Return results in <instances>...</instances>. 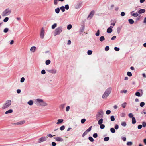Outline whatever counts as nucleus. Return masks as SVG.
I'll use <instances>...</instances> for the list:
<instances>
[{"mask_svg": "<svg viewBox=\"0 0 146 146\" xmlns=\"http://www.w3.org/2000/svg\"><path fill=\"white\" fill-rule=\"evenodd\" d=\"M35 103L37 106H45L48 105L42 99H36Z\"/></svg>", "mask_w": 146, "mask_h": 146, "instance_id": "f257e3e1", "label": "nucleus"}, {"mask_svg": "<svg viewBox=\"0 0 146 146\" xmlns=\"http://www.w3.org/2000/svg\"><path fill=\"white\" fill-rule=\"evenodd\" d=\"M112 88L111 87L108 88L103 94L102 98L103 99L106 98L110 94Z\"/></svg>", "mask_w": 146, "mask_h": 146, "instance_id": "f03ea898", "label": "nucleus"}, {"mask_svg": "<svg viewBox=\"0 0 146 146\" xmlns=\"http://www.w3.org/2000/svg\"><path fill=\"white\" fill-rule=\"evenodd\" d=\"M11 104V101L8 100L5 101L2 107V110H5L9 107Z\"/></svg>", "mask_w": 146, "mask_h": 146, "instance_id": "7ed1b4c3", "label": "nucleus"}, {"mask_svg": "<svg viewBox=\"0 0 146 146\" xmlns=\"http://www.w3.org/2000/svg\"><path fill=\"white\" fill-rule=\"evenodd\" d=\"M11 12V9L9 8L6 9L1 13L3 17L7 16L10 14Z\"/></svg>", "mask_w": 146, "mask_h": 146, "instance_id": "20e7f679", "label": "nucleus"}, {"mask_svg": "<svg viewBox=\"0 0 146 146\" xmlns=\"http://www.w3.org/2000/svg\"><path fill=\"white\" fill-rule=\"evenodd\" d=\"M62 26L58 27L55 29L54 33V35L55 36L57 35H59L62 32Z\"/></svg>", "mask_w": 146, "mask_h": 146, "instance_id": "39448f33", "label": "nucleus"}, {"mask_svg": "<svg viewBox=\"0 0 146 146\" xmlns=\"http://www.w3.org/2000/svg\"><path fill=\"white\" fill-rule=\"evenodd\" d=\"M103 111L102 110H101L98 112L96 115V118H99L100 117H103Z\"/></svg>", "mask_w": 146, "mask_h": 146, "instance_id": "423d86ee", "label": "nucleus"}, {"mask_svg": "<svg viewBox=\"0 0 146 146\" xmlns=\"http://www.w3.org/2000/svg\"><path fill=\"white\" fill-rule=\"evenodd\" d=\"M45 31L44 28L42 27L41 30L40 37L42 39H43L44 36Z\"/></svg>", "mask_w": 146, "mask_h": 146, "instance_id": "0eeeda50", "label": "nucleus"}, {"mask_svg": "<svg viewBox=\"0 0 146 146\" xmlns=\"http://www.w3.org/2000/svg\"><path fill=\"white\" fill-rule=\"evenodd\" d=\"M47 139L45 137H43L38 139V143H40L42 142L45 141Z\"/></svg>", "mask_w": 146, "mask_h": 146, "instance_id": "6e6552de", "label": "nucleus"}, {"mask_svg": "<svg viewBox=\"0 0 146 146\" xmlns=\"http://www.w3.org/2000/svg\"><path fill=\"white\" fill-rule=\"evenodd\" d=\"M47 71L49 72L52 74H55L56 72V70L54 69H52L51 70H47Z\"/></svg>", "mask_w": 146, "mask_h": 146, "instance_id": "1a4fd4ad", "label": "nucleus"}, {"mask_svg": "<svg viewBox=\"0 0 146 146\" xmlns=\"http://www.w3.org/2000/svg\"><path fill=\"white\" fill-rule=\"evenodd\" d=\"M25 123V120H23L20 121L16 123H15L13 124L17 125H21L24 124Z\"/></svg>", "mask_w": 146, "mask_h": 146, "instance_id": "9d476101", "label": "nucleus"}, {"mask_svg": "<svg viewBox=\"0 0 146 146\" xmlns=\"http://www.w3.org/2000/svg\"><path fill=\"white\" fill-rule=\"evenodd\" d=\"M56 141H57L62 142L63 141V139L61 137H56L54 138Z\"/></svg>", "mask_w": 146, "mask_h": 146, "instance_id": "9b49d317", "label": "nucleus"}, {"mask_svg": "<svg viewBox=\"0 0 146 146\" xmlns=\"http://www.w3.org/2000/svg\"><path fill=\"white\" fill-rule=\"evenodd\" d=\"M113 27V26H111L110 27L108 28L107 30V32L108 33H111L112 31V29L111 28Z\"/></svg>", "mask_w": 146, "mask_h": 146, "instance_id": "f8f14e48", "label": "nucleus"}, {"mask_svg": "<svg viewBox=\"0 0 146 146\" xmlns=\"http://www.w3.org/2000/svg\"><path fill=\"white\" fill-rule=\"evenodd\" d=\"M94 13V11H92L89 15V16L88 17V18H90V19H91L93 16Z\"/></svg>", "mask_w": 146, "mask_h": 146, "instance_id": "ddd939ff", "label": "nucleus"}, {"mask_svg": "<svg viewBox=\"0 0 146 146\" xmlns=\"http://www.w3.org/2000/svg\"><path fill=\"white\" fill-rule=\"evenodd\" d=\"M81 6V4L80 3H78L75 6V8L76 9H78L80 8Z\"/></svg>", "mask_w": 146, "mask_h": 146, "instance_id": "4468645a", "label": "nucleus"}, {"mask_svg": "<svg viewBox=\"0 0 146 146\" xmlns=\"http://www.w3.org/2000/svg\"><path fill=\"white\" fill-rule=\"evenodd\" d=\"M36 48L35 46H33L30 49V50L32 52H34L36 50Z\"/></svg>", "mask_w": 146, "mask_h": 146, "instance_id": "2eb2a0df", "label": "nucleus"}, {"mask_svg": "<svg viewBox=\"0 0 146 146\" xmlns=\"http://www.w3.org/2000/svg\"><path fill=\"white\" fill-rule=\"evenodd\" d=\"M64 121V120L62 119H59L57 120V122L56 124H58L61 123Z\"/></svg>", "mask_w": 146, "mask_h": 146, "instance_id": "dca6fc26", "label": "nucleus"}, {"mask_svg": "<svg viewBox=\"0 0 146 146\" xmlns=\"http://www.w3.org/2000/svg\"><path fill=\"white\" fill-rule=\"evenodd\" d=\"M145 12V10L144 9H140L138 11V13L139 14H141L144 13Z\"/></svg>", "mask_w": 146, "mask_h": 146, "instance_id": "f3484780", "label": "nucleus"}, {"mask_svg": "<svg viewBox=\"0 0 146 146\" xmlns=\"http://www.w3.org/2000/svg\"><path fill=\"white\" fill-rule=\"evenodd\" d=\"M133 11H132V12L131 13V14L132 15L134 16V17H137L139 15V14H138V13L137 12H136L135 13H132L133 12Z\"/></svg>", "mask_w": 146, "mask_h": 146, "instance_id": "a211bd4d", "label": "nucleus"}, {"mask_svg": "<svg viewBox=\"0 0 146 146\" xmlns=\"http://www.w3.org/2000/svg\"><path fill=\"white\" fill-rule=\"evenodd\" d=\"M103 122V119L102 118L100 119L98 122V123L99 125H100L102 124Z\"/></svg>", "mask_w": 146, "mask_h": 146, "instance_id": "6ab92c4d", "label": "nucleus"}, {"mask_svg": "<svg viewBox=\"0 0 146 146\" xmlns=\"http://www.w3.org/2000/svg\"><path fill=\"white\" fill-rule=\"evenodd\" d=\"M13 112V111L12 110H9L5 112V114H8V113H12Z\"/></svg>", "mask_w": 146, "mask_h": 146, "instance_id": "aec40b11", "label": "nucleus"}, {"mask_svg": "<svg viewBox=\"0 0 146 146\" xmlns=\"http://www.w3.org/2000/svg\"><path fill=\"white\" fill-rule=\"evenodd\" d=\"M128 21L130 24H133L134 22V20H133L132 19H129L128 20Z\"/></svg>", "mask_w": 146, "mask_h": 146, "instance_id": "412c9836", "label": "nucleus"}, {"mask_svg": "<svg viewBox=\"0 0 146 146\" xmlns=\"http://www.w3.org/2000/svg\"><path fill=\"white\" fill-rule=\"evenodd\" d=\"M132 123L133 124H134L136 123V121L135 119V118L134 117H133L132 118Z\"/></svg>", "mask_w": 146, "mask_h": 146, "instance_id": "4be33fe9", "label": "nucleus"}, {"mask_svg": "<svg viewBox=\"0 0 146 146\" xmlns=\"http://www.w3.org/2000/svg\"><path fill=\"white\" fill-rule=\"evenodd\" d=\"M28 104L29 105H32L33 104V102L32 100H30L27 102Z\"/></svg>", "mask_w": 146, "mask_h": 146, "instance_id": "5701e85b", "label": "nucleus"}, {"mask_svg": "<svg viewBox=\"0 0 146 146\" xmlns=\"http://www.w3.org/2000/svg\"><path fill=\"white\" fill-rule=\"evenodd\" d=\"M100 40L101 42H102L105 40V38L104 36H101L100 38Z\"/></svg>", "mask_w": 146, "mask_h": 146, "instance_id": "b1692460", "label": "nucleus"}, {"mask_svg": "<svg viewBox=\"0 0 146 146\" xmlns=\"http://www.w3.org/2000/svg\"><path fill=\"white\" fill-rule=\"evenodd\" d=\"M60 11V9L59 8H57L55 9V11L56 13L58 14L59 13Z\"/></svg>", "mask_w": 146, "mask_h": 146, "instance_id": "393cba45", "label": "nucleus"}, {"mask_svg": "<svg viewBox=\"0 0 146 146\" xmlns=\"http://www.w3.org/2000/svg\"><path fill=\"white\" fill-rule=\"evenodd\" d=\"M51 61L50 60H48L46 61L45 63L47 65L49 64L50 63Z\"/></svg>", "mask_w": 146, "mask_h": 146, "instance_id": "a878e982", "label": "nucleus"}, {"mask_svg": "<svg viewBox=\"0 0 146 146\" xmlns=\"http://www.w3.org/2000/svg\"><path fill=\"white\" fill-rule=\"evenodd\" d=\"M110 131L112 133H115V129L113 128H110Z\"/></svg>", "mask_w": 146, "mask_h": 146, "instance_id": "bb28decb", "label": "nucleus"}, {"mask_svg": "<svg viewBox=\"0 0 146 146\" xmlns=\"http://www.w3.org/2000/svg\"><path fill=\"white\" fill-rule=\"evenodd\" d=\"M60 9L62 10V11L63 12H64L65 11V7L63 6H62L60 7Z\"/></svg>", "mask_w": 146, "mask_h": 146, "instance_id": "cd10ccee", "label": "nucleus"}, {"mask_svg": "<svg viewBox=\"0 0 146 146\" xmlns=\"http://www.w3.org/2000/svg\"><path fill=\"white\" fill-rule=\"evenodd\" d=\"M57 26V24L56 23H54L52 26V28L53 29H54Z\"/></svg>", "mask_w": 146, "mask_h": 146, "instance_id": "c85d7f7f", "label": "nucleus"}, {"mask_svg": "<svg viewBox=\"0 0 146 146\" xmlns=\"http://www.w3.org/2000/svg\"><path fill=\"white\" fill-rule=\"evenodd\" d=\"M104 139L105 141H108L110 139V137H106L104 138Z\"/></svg>", "mask_w": 146, "mask_h": 146, "instance_id": "c756f323", "label": "nucleus"}, {"mask_svg": "<svg viewBox=\"0 0 146 146\" xmlns=\"http://www.w3.org/2000/svg\"><path fill=\"white\" fill-rule=\"evenodd\" d=\"M89 140L91 142H92L94 141L93 138L91 136H90L88 138Z\"/></svg>", "mask_w": 146, "mask_h": 146, "instance_id": "7c9ffc66", "label": "nucleus"}, {"mask_svg": "<svg viewBox=\"0 0 146 146\" xmlns=\"http://www.w3.org/2000/svg\"><path fill=\"white\" fill-rule=\"evenodd\" d=\"M72 27V25L71 24L68 25L67 27V29H70Z\"/></svg>", "mask_w": 146, "mask_h": 146, "instance_id": "2f4dec72", "label": "nucleus"}, {"mask_svg": "<svg viewBox=\"0 0 146 146\" xmlns=\"http://www.w3.org/2000/svg\"><path fill=\"white\" fill-rule=\"evenodd\" d=\"M92 127V126H91L87 130H86V132H87L88 133V132L90 131Z\"/></svg>", "mask_w": 146, "mask_h": 146, "instance_id": "473e14b6", "label": "nucleus"}, {"mask_svg": "<svg viewBox=\"0 0 146 146\" xmlns=\"http://www.w3.org/2000/svg\"><path fill=\"white\" fill-rule=\"evenodd\" d=\"M110 47L108 46H106L105 48V50L106 51H108Z\"/></svg>", "mask_w": 146, "mask_h": 146, "instance_id": "72a5a7b5", "label": "nucleus"}, {"mask_svg": "<svg viewBox=\"0 0 146 146\" xmlns=\"http://www.w3.org/2000/svg\"><path fill=\"white\" fill-rule=\"evenodd\" d=\"M145 104V103L144 102H141L140 104V106L141 107H143Z\"/></svg>", "mask_w": 146, "mask_h": 146, "instance_id": "f704fd0d", "label": "nucleus"}, {"mask_svg": "<svg viewBox=\"0 0 146 146\" xmlns=\"http://www.w3.org/2000/svg\"><path fill=\"white\" fill-rule=\"evenodd\" d=\"M121 125L123 127H125L126 126L127 124L125 122H122L121 123Z\"/></svg>", "mask_w": 146, "mask_h": 146, "instance_id": "c9c22d12", "label": "nucleus"}, {"mask_svg": "<svg viewBox=\"0 0 146 146\" xmlns=\"http://www.w3.org/2000/svg\"><path fill=\"white\" fill-rule=\"evenodd\" d=\"M111 120V121H113L115 120V119L113 116H111L110 117Z\"/></svg>", "mask_w": 146, "mask_h": 146, "instance_id": "e433bc0d", "label": "nucleus"}, {"mask_svg": "<svg viewBox=\"0 0 146 146\" xmlns=\"http://www.w3.org/2000/svg\"><path fill=\"white\" fill-rule=\"evenodd\" d=\"M9 20V18L8 17H6L4 18L3 20V21L5 22H7Z\"/></svg>", "mask_w": 146, "mask_h": 146, "instance_id": "4c0bfd02", "label": "nucleus"}, {"mask_svg": "<svg viewBox=\"0 0 146 146\" xmlns=\"http://www.w3.org/2000/svg\"><path fill=\"white\" fill-rule=\"evenodd\" d=\"M135 95L137 96L140 97V93L139 92H137L135 93Z\"/></svg>", "mask_w": 146, "mask_h": 146, "instance_id": "58836bf2", "label": "nucleus"}, {"mask_svg": "<svg viewBox=\"0 0 146 146\" xmlns=\"http://www.w3.org/2000/svg\"><path fill=\"white\" fill-rule=\"evenodd\" d=\"M92 52L90 50H89L87 52V54L89 55H91L92 53Z\"/></svg>", "mask_w": 146, "mask_h": 146, "instance_id": "ea45409f", "label": "nucleus"}, {"mask_svg": "<svg viewBox=\"0 0 146 146\" xmlns=\"http://www.w3.org/2000/svg\"><path fill=\"white\" fill-rule=\"evenodd\" d=\"M126 104V103L124 102L122 104V106L123 108H124L125 107Z\"/></svg>", "mask_w": 146, "mask_h": 146, "instance_id": "a19ab883", "label": "nucleus"}, {"mask_svg": "<svg viewBox=\"0 0 146 146\" xmlns=\"http://www.w3.org/2000/svg\"><path fill=\"white\" fill-rule=\"evenodd\" d=\"M100 128L102 129H104V128H105V125H104V124H100Z\"/></svg>", "mask_w": 146, "mask_h": 146, "instance_id": "79ce46f5", "label": "nucleus"}, {"mask_svg": "<svg viewBox=\"0 0 146 146\" xmlns=\"http://www.w3.org/2000/svg\"><path fill=\"white\" fill-rule=\"evenodd\" d=\"M100 34V30H98L97 31L95 35L96 36H98Z\"/></svg>", "mask_w": 146, "mask_h": 146, "instance_id": "37998d69", "label": "nucleus"}, {"mask_svg": "<svg viewBox=\"0 0 146 146\" xmlns=\"http://www.w3.org/2000/svg\"><path fill=\"white\" fill-rule=\"evenodd\" d=\"M8 28H6L4 29L3 30V32L5 33H6L8 31Z\"/></svg>", "mask_w": 146, "mask_h": 146, "instance_id": "c03bdc74", "label": "nucleus"}, {"mask_svg": "<svg viewBox=\"0 0 146 146\" xmlns=\"http://www.w3.org/2000/svg\"><path fill=\"white\" fill-rule=\"evenodd\" d=\"M127 75L129 77L131 76H132V73L130 72H127Z\"/></svg>", "mask_w": 146, "mask_h": 146, "instance_id": "a18cd8bd", "label": "nucleus"}, {"mask_svg": "<svg viewBox=\"0 0 146 146\" xmlns=\"http://www.w3.org/2000/svg\"><path fill=\"white\" fill-rule=\"evenodd\" d=\"M127 145L128 146H131L132 145V143L131 142H127Z\"/></svg>", "mask_w": 146, "mask_h": 146, "instance_id": "49530a36", "label": "nucleus"}, {"mask_svg": "<svg viewBox=\"0 0 146 146\" xmlns=\"http://www.w3.org/2000/svg\"><path fill=\"white\" fill-rule=\"evenodd\" d=\"M65 128V126L64 125H62L60 127V129L61 131H62Z\"/></svg>", "mask_w": 146, "mask_h": 146, "instance_id": "de8ad7c7", "label": "nucleus"}, {"mask_svg": "<svg viewBox=\"0 0 146 146\" xmlns=\"http://www.w3.org/2000/svg\"><path fill=\"white\" fill-rule=\"evenodd\" d=\"M86 119H83L81 120V122L83 124L86 121Z\"/></svg>", "mask_w": 146, "mask_h": 146, "instance_id": "09e8293b", "label": "nucleus"}, {"mask_svg": "<svg viewBox=\"0 0 146 146\" xmlns=\"http://www.w3.org/2000/svg\"><path fill=\"white\" fill-rule=\"evenodd\" d=\"M93 136L94 138H96L98 137V134L96 133H94L93 134Z\"/></svg>", "mask_w": 146, "mask_h": 146, "instance_id": "8fccbe9b", "label": "nucleus"}, {"mask_svg": "<svg viewBox=\"0 0 146 146\" xmlns=\"http://www.w3.org/2000/svg\"><path fill=\"white\" fill-rule=\"evenodd\" d=\"M119 128V126L117 124H115V125L114 129L116 130H117Z\"/></svg>", "mask_w": 146, "mask_h": 146, "instance_id": "3c124183", "label": "nucleus"}, {"mask_svg": "<svg viewBox=\"0 0 146 146\" xmlns=\"http://www.w3.org/2000/svg\"><path fill=\"white\" fill-rule=\"evenodd\" d=\"M114 50L116 51H118L120 49L119 48L115 47H114Z\"/></svg>", "mask_w": 146, "mask_h": 146, "instance_id": "603ef678", "label": "nucleus"}, {"mask_svg": "<svg viewBox=\"0 0 146 146\" xmlns=\"http://www.w3.org/2000/svg\"><path fill=\"white\" fill-rule=\"evenodd\" d=\"M87 133H88L85 131L82 134V137H84Z\"/></svg>", "mask_w": 146, "mask_h": 146, "instance_id": "864d4df0", "label": "nucleus"}, {"mask_svg": "<svg viewBox=\"0 0 146 146\" xmlns=\"http://www.w3.org/2000/svg\"><path fill=\"white\" fill-rule=\"evenodd\" d=\"M66 10H68L69 9V6L68 5L66 4L65 5V9Z\"/></svg>", "mask_w": 146, "mask_h": 146, "instance_id": "5fc2aeb1", "label": "nucleus"}, {"mask_svg": "<svg viewBox=\"0 0 146 146\" xmlns=\"http://www.w3.org/2000/svg\"><path fill=\"white\" fill-rule=\"evenodd\" d=\"M25 80V78L23 77H22L21 79L20 82L21 83L23 82Z\"/></svg>", "mask_w": 146, "mask_h": 146, "instance_id": "6e6d98bb", "label": "nucleus"}, {"mask_svg": "<svg viewBox=\"0 0 146 146\" xmlns=\"http://www.w3.org/2000/svg\"><path fill=\"white\" fill-rule=\"evenodd\" d=\"M127 90H121V93H127Z\"/></svg>", "mask_w": 146, "mask_h": 146, "instance_id": "4d7b16f0", "label": "nucleus"}, {"mask_svg": "<svg viewBox=\"0 0 146 146\" xmlns=\"http://www.w3.org/2000/svg\"><path fill=\"white\" fill-rule=\"evenodd\" d=\"M128 116H129V117L130 118H132L133 117V114L132 113H130L129 114V115H128Z\"/></svg>", "mask_w": 146, "mask_h": 146, "instance_id": "13d9d810", "label": "nucleus"}, {"mask_svg": "<svg viewBox=\"0 0 146 146\" xmlns=\"http://www.w3.org/2000/svg\"><path fill=\"white\" fill-rule=\"evenodd\" d=\"M111 113V111L110 110H108L106 111V114L109 115Z\"/></svg>", "mask_w": 146, "mask_h": 146, "instance_id": "bf43d9fd", "label": "nucleus"}, {"mask_svg": "<svg viewBox=\"0 0 146 146\" xmlns=\"http://www.w3.org/2000/svg\"><path fill=\"white\" fill-rule=\"evenodd\" d=\"M142 125L144 127L146 126V122H142Z\"/></svg>", "mask_w": 146, "mask_h": 146, "instance_id": "052dcab7", "label": "nucleus"}, {"mask_svg": "<svg viewBox=\"0 0 146 146\" xmlns=\"http://www.w3.org/2000/svg\"><path fill=\"white\" fill-rule=\"evenodd\" d=\"M70 109V106H67L66 108V111H69Z\"/></svg>", "mask_w": 146, "mask_h": 146, "instance_id": "680f3d73", "label": "nucleus"}, {"mask_svg": "<svg viewBox=\"0 0 146 146\" xmlns=\"http://www.w3.org/2000/svg\"><path fill=\"white\" fill-rule=\"evenodd\" d=\"M116 37L115 36H114L111 38V40H114L116 39Z\"/></svg>", "mask_w": 146, "mask_h": 146, "instance_id": "e2e57ef3", "label": "nucleus"}, {"mask_svg": "<svg viewBox=\"0 0 146 146\" xmlns=\"http://www.w3.org/2000/svg\"><path fill=\"white\" fill-rule=\"evenodd\" d=\"M41 73L42 74H44L46 73L45 71L44 70H42L41 71Z\"/></svg>", "mask_w": 146, "mask_h": 146, "instance_id": "0e129e2a", "label": "nucleus"}, {"mask_svg": "<svg viewBox=\"0 0 146 146\" xmlns=\"http://www.w3.org/2000/svg\"><path fill=\"white\" fill-rule=\"evenodd\" d=\"M121 15L122 16H123L125 15V13L124 12H122L121 13Z\"/></svg>", "mask_w": 146, "mask_h": 146, "instance_id": "69168bd1", "label": "nucleus"}, {"mask_svg": "<svg viewBox=\"0 0 146 146\" xmlns=\"http://www.w3.org/2000/svg\"><path fill=\"white\" fill-rule=\"evenodd\" d=\"M142 127V125H139L138 126V128L139 129H140Z\"/></svg>", "mask_w": 146, "mask_h": 146, "instance_id": "338daca9", "label": "nucleus"}, {"mask_svg": "<svg viewBox=\"0 0 146 146\" xmlns=\"http://www.w3.org/2000/svg\"><path fill=\"white\" fill-rule=\"evenodd\" d=\"M52 146H56V143L55 142H53L52 143Z\"/></svg>", "mask_w": 146, "mask_h": 146, "instance_id": "774afa93", "label": "nucleus"}]
</instances>
